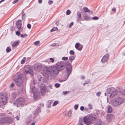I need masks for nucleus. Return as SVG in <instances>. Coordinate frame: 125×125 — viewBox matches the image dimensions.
<instances>
[{"label": "nucleus", "mask_w": 125, "mask_h": 125, "mask_svg": "<svg viewBox=\"0 0 125 125\" xmlns=\"http://www.w3.org/2000/svg\"><path fill=\"white\" fill-rule=\"evenodd\" d=\"M64 67V72L63 73V81H66L72 73V68L71 64L69 62L63 61V67Z\"/></svg>", "instance_id": "1"}, {"label": "nucleus", "mask_w": 125, "mask_h": 125, "mask_svg": "<svg viewBox=\"0 0 125 125\" xmlns=\"http://www.w3.org/2000/svg\"><path fill=\"white\" fill-rule=\"evenodd\" d=\"M46 73L49 74L54 76L58 74L59 72V69L56 66L52 65L48 67H46Z\"/></svg>", "instance_id": "2"}, {"label": "nucleus", "mask_w": 125, "mask_h": 125, "mask_svg": "<svg viewBox=\"0 0 125 125\" xmlns=\"http://www.w3.org/2000/svg\"><path fill=\"white\" fill-rule=\"evenodd\" d=\"M117 94V90L113 87H111L107 89L104 95L106 96L110 94L109 97L110 98H112L115 96Z\"/></svg>", "instance_id": "3"}, {"label": "nucleus", "mask_w": 125, "mask_h": 125, "mask_svg": "<svg viewBox=\"0 0 125 125\" xmlns=\"http://www.w3.org/2000/svg\"><path fill=\"white\" fill-rule=\"evenodd\" d=\"M124 100V98L118 97L111 100L110 104L113 106L117 107L122 104Z\"/></svg>", "instance_id": "4"}, {"label": "nucleus", "mask_w": 125, "mask_h": 125, "mask_svg": "<svg viewBox=\"0 0 125 125\" xmlns=\"http://www.w3.org/2000/svg\"><path fill=\"white\" fill-rule=\"evenodd\" d=\"M14 79L15 80V83L18 86H20L23 84V81L22 79V76L21 74L19 73L14 76Z\"/></svg>", "instance_id": "5"}, {"label": "nucleus", "mask_w": 125, "mask_h": 125, "mask_svg": "<svg viewBox=\"0 0 125 125\" xmlns=\"http://www.w3.org/2000/svg\"><path fill=\"white\" fill-rule=\"evenodd\" d=\"M96 118L94 115H89L88 117H84L83 118V120L84 124L87 125H89L91 123V121L95 120Z\"/></svg>", "instance_id": "6"}, {"label": "nucleus", "mask_w": 125, "mask_h": 125, "mask_svg": "<svg viewBox=\"0 0 125 125\" xmlns=\"http://www.w3.org/2000/svg\"><path fill=\"white\" fill-rule=\"evenodd\" d=\"M25 103L24 99L22 97L19 98L13 103L15 105H16L17 107L21 108L23 106Z\"/></svg>", "instance_id": "7"}, {"label": "nucleus", "mask_w": 125, "mask_h": 125, "mask_svg": "<svg viewBox=\"0 0 125 125\" xmlns=\"http://www.w3.org/2000/svg\"><path fill=\"white\" fill-rule=\"evenodd\" d=\"M7 98L5 94L0 93V103H2L3 105L7 103Z\"/></svg>", "instance_id": "8"}, {"label": "nucleus", "mask_w": 125, "mask_h": 125, "mask_svg": "<svg viewBox=\"0 0 125 125\" xmlns=\"http://www.w3.org/2000/svg\"><path fill=\"white\" fill-rule=\"evenodd\" d=\"M42 65L39 63H37L34 65V69L36 72H39L42 68Z\"/></svg>", "instance_id": "9"}, {"label": "nucleus", "mask_w": 125, "mask_h": 125, "mask_svg": "<svg viewBox=\"0 0 125 125\" xmlns=\"http://www.w3.org/2000/svg\"><path fill=\"white\" fill-rule=\"evenodd\" d=\"M16 25L18 30L20 31H21L23 30V28H22L21 22L20 20H18L16 21Z\"/></svg>", "instance_id": "10"}, {"label": "nucleus", "mask_w": 125, "mask_h": 125, "mask_svg": "<svg viewBox=\"0 0 125 125\" xmlns=\"http://www.w3.org/2000/svg\"><path fill=\"white\" fill-rule=\"evenodd\" d=\"M109 55L108 54H105L101 60V62L103 63L106 62L108 60Z\"/></svg>", "instance_id": "11"}, {"label": "nucleus", "mask_w": 125, "mask_h": 125, "mask_svg": "<svg viewBox=\"0 0 125 125\" xmlns=\"http://www.w3.org/2000/svg\"><path fill=\"white\" fill-rule=\"evenodd\" d=\"M41 94L43 96L47 92V90L45 87H42L40 89Z\"/></svg>", "instance_id": "12"}, {"label": "nucleus", "mask_w": 125, "mask_h": 125, "mask_svg": "<svg viewBox=\"0 0 125 125\" xmlns=\"http://www.w3.org/2000/svg\"><path fill=\"white\" fill-rule=\"evenodd\" d=\"M31 70V67L29 66H26L24 67V71L25 73H30V71Z\"/></svg>", "instance_id": "13"}, {"label": "nucleus", "mask_w": 125, "mask_h": 125, "mask_svg": "<svg viewBox=\"0 0 125 125\" xmlns=\"http://www.w3.org/2000/svg\"><path fill=\"white\" fill-rule=\"evenodd\" d=\"M3 119L5 120L4 122L5 123H11L12 121V119L9 117L3 118Z\"/></svg>", "instance_id": "14"}, {"label": "nucleus", "mask_w": 125, "mask_h": 125, "mask_svg": "<svg viewBox=\"0 0 125 125\" xmlns=\"http://www.w3.org/2000/svg\"><path fill=\"white\" fill-rule=\"evenodd\" d=\"M114 118V116L111 114H108L107 115L106 119L108 121H110Z\"/></svg>", "instance_id": "15"}, {"label": "nucleus", "mask_w": 125, "mask_h": 125, "mask_svg": "<svg viewBox=\"0 0 125 125\" xmlns=\"http://www.w3.org/2000/svg\"><path fill=\"white\" fill-rule=\"evenodd\" d=\"M57 67L59 69V70L60 69V68L62 67V62H59L56 63Z\"/></svg>", "instance_id": "16"}, {"label": "nucleus", "mask_w": 125, "mask_h": 125, "mask_svg": "<svg viewBox=\"0 0 125 125\" xmlns=\"http://www.w3.org/2000/svg\"><path fill=\"white\" fill-rule=\"evenodd\" d=\"M107 113H111L113 110L112 107L110 105H107Z\"/></svg>", "instance_id": "17"}, {"label": "nucleus", "mask_w": 125, "mask_h": 125, "mask_svg": "<svg viewBox=\"0 0 125 125\" xmlns=\"http://www.w3.org/2000/svg\"><path fill=\"white\" fill-rule=\"evenodd\" d=\"M83 9L84 11L85 12H90L91 14L92 13V12L89 10L86 7H83Z\"/></svg>", "instance_id": "18"}, {"label": "nucleus", "mask_w": 125, "mask_h": 125, "mask_svg": "<svg viewBox=\"0 0 125 125\" xmlns=\"http://www.w3.org/2000/svg\"><path fill=\"white\" fill-rule=\"evenodd\" d=\"M19 42L18 41H16L15 42L12 44V47H14L15 46H17L19 45Z\"/></svg>", "instance_id": "19"}, {"label": "nucleus", "mask_w": 125, "mask_h": 125, "mask_svg": "<svg viewBox=\"0 0 125 125\" xmlns=\"http://www.w3.org/2000/svg\"><path fill=\"white\" fill-rule=\"evenodd\" d=\"M119 92L121 94L125 95V89H122L121 90L119 91Z\"/></svg>", "instance_id": "20"}, {"label": "nucleus", "mask_w": 125, "mask_h": 125, "mask_svg": "<svg viewBox=\"0 0 125 125\" xmlns=\"http://www.w3.org/2000/svg\"><path fill=\"white\" fill-rule=\"evenodd\" d=\"M69 60H70V62H72V61L75 58L74 56H71L69 57Z\"/></svg>", "instance_id": "21"}, {"label": "nucleus", "mask_w": 125, "mask_h": 125, "mask_svg": "<svg viewBox=\"0 0 125 125\" xmlns=\"http://www.w3.org/2000/svg\"><path fill=\"white\" fill-rule=\"evenodd\" d=\"M12 99L13 100H14L16 97V94L15 93H12Z\"/></svg>", "instance_id": "22"}, {"label": "nucleus", "mask_w": 125, "mask_h": 125, "mask_svg": "<svg viewBox=\"0 0 125 125\" xmlns=\"http://www.w3.org/2000/svg\"><path fill=\"white\" fill-rule=\"evenodd\" d=\"M91 110L89 109V108L86 107L84 108V111L89 113L91 112Z\"/></svg>", "instance_id": "23"}, {"label": "nucleus", "mask_w": 125, "mask_h": 125, "mask_svg": "<svg viewBox=\"0 0 125 125\" xmlns=\"http://www.w3.org/2000/svg\"><path fill=\"white\" fill-rule=\"evenodd\" d=\"M36 92H34L33 90V92L34 94V98H35L36 96L37 95V89H36Z\"/></svg>", "instance_id": "24"}, {"label": "nucleus", "mask_w": 125, "mask_h": 125, "mask_svg": "<svg viewBox=\"0 0 125 125\" xmlns=\"http://www.w3.org/2000/svg\"><path fill=\"white\" fill-rule=\"evenodd\" d=\"M58 29V28L56 27H53L51 30V32H52L53 31H55L57 30Z\"/></svg>", "instance_id": "25"}, {"label": "nucleus", "mask_w": 125, "mask_h": 125, "mask_svg": "<svg viewBox=\"0 0 125 125\" xmlns=\"http://www.w3.org/2000/svg\"><path fill=\"white\" fill-rule=\"evenodd\" d=\"M26 60V58L25 57H24L21 61V64H23L25 62Z\"/></svg>", "instance_id": "26"}, {"label": "nucleus", "mask_w": 125, "mask_h": 125, "mask_svg": "<svg viewBox=\"0 0 125 125\" xmlns=\"http://www.w3.org/2000/svg\"><path fill=\"white\" fill-rule=\"evenodd\" d=\"M88 108H89V109H91V110H92L93 109V106L91 104H88Z\"/></svg>", "instance_id": "27"}, {"label": "nucleus", "mask_w": 125, "mask_h": 125, "mask_svg": "<svg viewBox=\"0 0 125 125\" xmlns=\"http://www.w3.org/2000/svg\"><path fill=\"white\" fill-rule=\"evenodd\" d=\"M81 44L78 43H76L75 45V48L77 49H78V48L79 46Z\"/></svg>", "instance_id": "28"}, {"label": "nucleus", "mask_w": 125, "mask_h": 125, "mask_svg": "<svg viewBox=\"0 0 125 125\" xmlns=\"http://www.w3.org/2000/svg\"><path fill=\"white\" fill-rule=\"evenodd\" d=\"M70 92V91H66L63 92V94L64 95H66L68 94Z\"/></svg>", "instance_id": "29"}, {"label": "nucleus", "mask_w": 125, "mask_h": 125, "mask_svg": "<svg viewBox=\"0 0 125 125\" xmlns=\"http://www.w3.org/2000/svg\"><path fill=\"white\" fill-rule=\"evenodd\" d=\"M83 47V46L81 44L78 48L77 50L79 51H81L82 50Z\"/></svg>", "instance_id": "30"}, {"label": "nucleus", "mask_w": 125, "mask_h": 125, "mask_svg": "<svg viewBox=\"0 0 125 125\" xmlns=\"http://www.w3.org/2000/svg\"><path fill=\"white\" fill-rule=\"evenodd\" d=\"M54 86L56 88H58L60 86V84L59 83H56L54 84Z\"/></svg>", "instance_id": "31"}, {"label": "nucleus", "mask_w": 125, "mask_h": 125, "mask_svg": "<svg viewBox=\"0 0 125 125\" xmlns=\"http://www.w3.org/2000/svg\"><path fill=\"white\" fill-rule=\"evenodd\" d=\"M72 113L71 111H69L67 115L69 117H70L71 116Z\"/></svg>", "instance_id": "32"}, {"label": "nucleus", "mask_w": 125, "mask_h": 125, "mask_svg": "<svg viewBox=\"0 0 125 125\" xmlns=\"http://www.w3.org/2000/svg\"><path fill=\"white\" fill-rule=\"evenodd\" d=\"M15 84L13 83H12L10 85V89L12 88L14 86Z\"/></svg>", "instance_id": "33"}, {"label": "nucleus", "mask_w": 125, "mask_h": 125, "mask_svg": "<svg viewBox=\"0 0 125 125\" xmlns=\"http://www.w3.org/2000/svg\"><path fill=\"white\" fill-rule=\"evenodd\" d=\"M58 103V102L57 101H55L53 103L52 106H54L56 105Z\"/></svg>", "instance_id": "34"}, {"label": "nucleus", "mask_w": 125, "mask_h": 125, "mask_svg": "<svg viewBox=\"0 0 125 125\" xmlns=\"http://www.w3.org/2000/svg\"><path fill=\"white\" fill-rule=\"evenodd\" d=\"M11 51V49L9 47H8L6 50V52H9L10 51Z\"/></svg>", "instance_id": "35"}, {"label": "nucleus", "mask_w": 125, "mask_h": 125, "mask_svg": "<svg viewBox=\"0 0 125 125\" xmlns=\"http://www.w3.org/2000/svg\"><path fill=\"white\" fill-rule=\"evenodd\" d=\"M77 15L78 16V20H80L81 18V15L80 13H77Z\"/></svg>", "instance_id": "36"}, {"label": "nucleus", "mask_w": 125, "mask_h": 125, "mask_svg": "<svg viewBox=\"0 0 125 125\" xmlns=\"http://www.w3.org/2000/svg\"><path fill=\"white\" fill-rule=\"evenodd\" d=\"M92 19L93 20H98L99 19V18L95 16L93 17Z\"/></svg>", "instance_id": "37"}, {"label": "nucleus", "mask_w": 125, "mask_h": 125, "mask_svg": "<svg viewBox=\"0 0 125 125\" xmlns=\"http://www.w3.org/2000/svg\"><path fill=\"white\" fill-rule=\"evenodd\" d=\"M84 19L86 21H88L89 20V18L88 16H84Z\"/></svg>", "instance_id": "38"}, {"label": "nucleus", "mask_w": 125, "mask_h": 125, "mask_svg": "<svg viewBox=\"0 0 125 125\" xmlns=\"http://www.w3.org/2000/svg\"><path fill=\"white\" fill-rule=\"evenodd\" d=\"M50 62L52 63H53L54 62V59L53 58H50Z\"/></svg>", "instance_id": "39"}, {"label": "nucleus", "mask_w": 125, "mask_h": 125, "mask_svg": "<svg viewBox=\"0 0 125 125\" xmlns=\"http://www.w3.org/2000/svg\"><path fill=\"white\" fill-rule=\"evenodd\" d=\"M70 54L71 55H73L74 54V52L73 50H71L70 51Z\"/></svg>", "instance_id": "40"}, {"label": "nucleus", "mask_w": 125, "mask_h": 125, "mask_svg": "<svg viewBox=\"0 0 125 125\" xmlns=\"http://www.w3.org/2000/svg\"><path fill=\"white\" fill-rule=\"evenodd\" d=\"M40 43V42L39 41H36L34 43V45H37Z\"/></svg>", "instance_id": "41"}, {"label": "nucleus", "mask_w": 125, "mask_h": 125, "mask_svg": "<svg viewBox=\"0 0 125 125\" xmlns=\"http://www.w3.org/2000/svg\"><path fill=\"white\" fill-rule=\"evenodd\" d=\"M27 36V34H22L21 35V37H24L25 38L26 36Z\"/></svg>", "instance_id": "42"}, {"label": "nucleus", "mask_w": 125, "mask_h": 125, "mask_svg": "<svg viewBox=\"0 0 125 125\" xmlns=\"http://www.w3.org/2000/svg\"><path fill=\"white\" fill-rule=\"evenodd\" d=\"M78 107V104H75L74 106V109L75 110H76Z\"/></svg>", "instance_id": "43"}, {"label": "nucleus", "mask_w": 125, "mask_h": 125, "mask_svg": "<svg viewBox=\"0 0 125 125\" xmlns=\"http://www.w3.org/2000/svg\"><path fill=\"white\" fill-rule=\"evenodd\" d=\"M71 13V11L69 10H67L66 12V14L67 15H69Z\"/></svg>", "instance_id": "44"}, {"label": "nucleus", "mask_w": 125, "mask_h": 125, "mask_svg": "<svg viewBox=\"0 0 125 125\" xmlns=\"http://www.w3.org/2000/svg\"><path fill=\"white\" fill-rule=\"evenodd\" d=\"M85 83L86 84H87L90 83V81L89 80H87L85 81Z\"/></svg>", "instance_id": "45"}, {"label": "nucleus", "mask_w": 125, "mask_h": 125, "mask_svg": "<svg viewBox=\"0 0 125 125\" xmlns=\"http://www.w3.org/2000/svg\"><path fill=\"white\" fill-rule=\"evenodd\" d=\"M101 94V92H98L96 93V95L97 96H99Z\"/></svg>", "instance_id": "46"}, {"label": "nucleus", "mask_w": 125, "mask_h": 125, "mask_svg": "<svg viewBox=\"0 0 125 125\" xmlns=\"http://www.w3.org/2000/svg\"><path fill=\"white\" fill-rule=\"evenodd\" d=\"M16 34L17 35L19 36L20 35L21 33L19 31H17L16 32Z\"/></svg>", "instance_id": "47"}, {"label": "nucleus", "mask_w": 125, "mask_h": 125, "mask_svg": "<svg viewBox=\"0 0 125 125\" xmlns=\"http://www.w3.org/2000/svg\"><path fill=\"white\" fill-rule=\"evenodd\" d=\"M68 59V58L67 57H63V60L64 61L67 60Z\"/></svg>", "instance_id": "48"}, {"label": "nucleus", "mask_w": 125, "mask_h": 125, "mask_svg": "<svg viewBox=\"0 0 125 125\" xmlns=\"http://www.w3.org/2000/svg\"><path fill=\"white\" fill-rule=\"evenodd\" d=\"M27 27L29 29H30L31 28V25L30 24H28L27 25Z\"/></svg>", "instance_id": "49"}, {"label": "nucleus", "mask_w": 125, "mask_h": 125, "mask_svg": "<svg viewBox=\"0 0 125 125\" xmlns=\"http://www.w3.org/2000/svg\"><path fill=\"white\" fill-rule=\"evenodd\" d=\"M20 117V115H18L16 116L15 117V118L17 120H19V119Z\"/></svg>", "instance_id": "50"}, {"label": "nucleus", "mask_w": 125, "mask_h": 125, "mask_svg": "<svg viewBox=\"0 0 125 125\" xmlns=\"http://www.w3.org/2000/svg\"><path fill=\"white\" fill-rule=\"evenodd\" d=\"M84 108L83 106H81L80 107V110L81 111H83V110H84Z\"/></svg>", "instance_id": "51"}, {"label": "nucleus", "mask_w": 125, "mask_h": 125, "mask_svg": "<svg viewBox=\"0 0 125 125\" xmlns=\"http://www.w3.org/2000/svg\"><path fill=\"white\" fill-rule=\"evenodd\" d=\"M18 1V0H14L12 2V3L13 4H15Z\"/></svg>", "instance_id": "52"}, {"label": "nucleus", "mask_w": 125, "mask_h": 125, "mask_svg": "<svg viewBox=\"0 0 125 125\" xmlns=\"http://www.w3.org/2000/svg\"><path fill=\"white\" fill-rule=\"evenodd\" d=\"M73 22H72L70 24L69 27L70 28L71 27V26L73 25Z\"/></svg>", "instance_id": "53"}, {"label": "nucleus", "mask_w": 125, "mask_h": 125, "mask_svg": "<svg viewBox=\"0 0 125 125\" xmlns=\"http://www.w3.org/2000/svg\"><path fill=\"white\" fill-rule=\"evenodd\" d=\"M52 101L49 100L48 101V102H47V103L48 104H49L50 105L51 103H52Z\"/></svg>", "instance_id": "54"}, {"label": "nucleus", "mask_w": 125, "mask_h": 125, "mask_svg": "<svg viewBox=\"0 0 125 125\" xmlns=\"http://www.w3.org/2000/svg\"><path fill=\"white\" fill-rule=\"evenodd\" d=\"M53 3V2L52 0H49L48 1V3L49 4H51L52 3Z\"/></svg>", "instance_id": "55"}, {"label": "nucleus", "mask_w": 125, "mask_h": 125, "mask_svg": "<svg viewBox=\"0 0 125 125\" xmlns=\"http://www.w3.org/2000/svg\"><path fill=\"white\" fill-rule=\"evenodd\" d=\"M42 77H40V78L39 79H38V82L39 83L40 82V81L42 79Z\"/></svg>", "instance_id": "56"}, {"label": "nucleus", "mask_w": 125, "mask_h": 125, "mask_svg": "<svg viewBox=\"0 0 125 125\" xmlns=\"http://www.w3.org/2000/svg\"><path fill=\"white\" fill-rule=\"evenodd\" d=\"M77 125H84L81 122H79V123Z\"/></svg>", "instance_id": "57"}, {"label": "nucleus", "mask_w": 125, "mask_h": 125, "mask_svg": "<svg viewBox=\"0 0 125 125\" xmlns=\"http://www.w3.org/2000/svg\"><path fill=\"white\" fill-rule=\"evenodd\" d=\"M95 125H102V123H98L96 124H95Z\"/></svg>", "instance_id": "58"}, {"label": "nucleus", "mask_w": 125, "mask_h": 125, "mask_svg": "<svg viewBox=\"0 0 125 125\" xmlns=\"http://www.w3.org/2000/svg\"><path fill=\"white\" fill-rule=\"evenodd\" d=\"M112 11L113 12H115L116 11V9L115 8H113L112 10Z\"/></svg>", "instance_id": "59"}, {"label": "nucleus", "mask_w": 125, "mask_h": 125, "mask_svg": "<svg viewBox=\"0 0 125 125\" xmlns=\"http://www.w3.org/2000/svg\"><path fill=\"white\" fill-rule=\"evenodd\" d=\"M38 2L39 3H41L42 2V0H38Z\"/></svg>", "instance_id": "60"}, {"label": "nucleus", "mask_w": 125, "mask_h": 125, "mask_svg": "<svg viewBox=\"0 0 125 125\" xmlns=\"http://www.w3.org/2000/svg\"><path fill=\"white\" fill-rule=\"evenodd\" d=\"M85 78V77L83 76H82L81 78V79H84Z\"/></svg>", "instance_id": "61"}, {"label": "nucleus", "mask_w": 125, "mask_h": 125, "mask_svg": "<svg viewBox=\"0 0 125 125\" xmlns=\"http://www.w3.org/2000/svg\"><path fill=\"white\" fill-rule=\"evenodd\" d=\"M40 105L41 106L43 107L44 106V104H40Z\"/></svg>", "instance_id": "62"}, {"label": "nucleus", "mask_w": 125, "mask_h": 125, "mask_svg": "<svg viewBox=\"0 0 125 125\" xmlns=\"http://www.w3.org/2000/svg\"><path fill=\"white\" fill-rule=\"evenodd\" d=\"M56 45V43H53V44L52 45V46H54Z\"/></svg>", "instance_id": "63"}, {"label": "nucleus", "mask_w": 125, "mask_h": 125, "mask_svg": "<svg viewBox=\"0 0 125 125\" xmlns=\"http://www.w3.org/2000/svg\"><path fill=\"white\" fill-rule=\"evenodd\" d=\"M58 23H59L58 22V21H57V22H56L55 24H56V25H58Z\"/></svg>", "instance_id": "64"}]
</instances>
